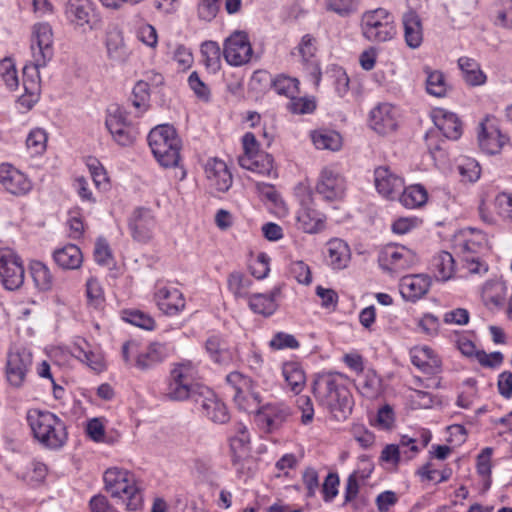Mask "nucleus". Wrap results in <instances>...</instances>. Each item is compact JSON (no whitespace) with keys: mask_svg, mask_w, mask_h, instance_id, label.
I'll return each instance as SVG.
<instances>
[{"mask_svg":"<svg viewBox=\"0 0 512 512\" xmlns=\"http://www.w3.org/2000/svg\"><path fill=\"white\" fill-rule=\"evenodd\" d=\"M107 56L115 62H124L129 55L124 43L122 30L117 25H109L105 35Z\"/></svg>","mask_w":512,"mask_h":512,"instance_id":"26","label":"nucleus"},{"mask_svg":"<svg viewBox=\"0 0 512 512\" xmlns=\"http://www.w3.org/2000/svg\"><path fill=\"white\" fill-rule=\"evenodd\" d=\"M198 374L196 365L190 360H184L174 364L170 377L180 382H184L189 386H193V382Z\"/></svg>","mask_w":512,"mask_h":512,"instance_id":"42","label":"nucleus"},{"mask_svg":"<svg viewBox=\"0 0 512 512\" xmlns=\"http://www.w3.org/2000/svg\"><path fill=\"white\" fill-rule=\"evenodd\" d=\"M269 346L273 350H281L285 348L296 349L299 347V342L291 334L278 332L270 340Z\"/></svg>","mask_w":512,"mask_h":512,"instance_id":"56","label":"nucleus"},{"mask_svg":"<svg viewBox=\"0 0 512 512\" xmlns=\"http://www.w3.org/2000/svg\"><path fill=\"white\" fill-rule=\"evenodd\" d=\"M0 76L8 89L14 90L19 85L15 64L10 58L0 61Z\"/></svg>","mask_w":512,"mask_h":512,"instance_id":"50","label":"nucleus"},{"mask_svg":"<svg viewBox=\"0 0 512 512\" xmlns=\"http://www.w3.org/2000/svg\"><path fill=\"white\" fill-rule=\"evenodd\" d=\"M148 144L161 166L165 168L178 166L181 141L173 126L164 124L153 128L148 134Z\"/></svg>","mask_w":512,"mask_h":512,"instance_id":"5","label":"nucleus"},{"mask_svg":"<svg viewBox=\"0 0 512 512\" xmlns=\"http://www.w3.org/2000/svg\"><path fill=\"white\" fill-rule=\"evenodd\" d=\"M27 421L34 438L43 446L59 449L66 443L65 424L52 412L31 409L27 413Z\"/></svg>","mask_w":512,"mask_h":512,"instance_id":"3","label":"nucleus"},{"mask_svg":"<svg viewBox=\"0 0 512 512\" xmlns=\"http://www.w3.org/2000/svg\"><path fill=\"white\" fill-rule=\"evenodd\" d=\"M123 319L137 327L145 330H153L156 326L155 320L148 314L139 310L123 311Z\"/></svg>","mask_w":512,"mask_h":512,"instance_id":"49","label":"nucleus"},{"mask_svg":"<svg viewBox=\"0 0 512 512\" xmlns=\"http://www.w3.org/2000/svg\"><path fill=\"white\" fill-rule=\"evenodd\" d=\"M71 353L97 373L102 372L106 367L101 349L90 344L85 339H78L73 344Z\"/></svg>","mask_w":512,"mask_h":512,"instance_id":"20","label":"nucleus"},{"mask_svg":"<svg viewBox=\"0 0 512 512\" xmlns=\"http://www.w3.org/2000/svg\"><path fill=\"white\" fill-rule=\"evenodd\" d=\"M106 491L113 497L125 503L130 511H136L142 506V494L133 473L117 467L109 468L104 473Z\"/></svg>","mask_w":512,"mask_h":512,"instance_id":"4","label":"nucleus"},{"mask_svg":"<svg viewBox=\"0 0 512 512\" xmlns=\"http://www.w3.org/2000/svg\"><path fill=\"white\" fill-rule=\"evenodd\" d=\"M30 275L38 288H46L52 283V275L49 268L38 260H33L29 265Z\"/></svg>","mask_w":512,"mask_h":512,"instance_id":"46","label":"nucleus"},{"mask_svg":"<svg viewBox=\"0 0 512 512\" xmlns=\"http://www.w3.org/2000/svg\"><path fill=\"white\" fill-rule=\"evenodd\" d=\"M32 64L23 68V88L25 93L18 99L22 106L31 109L40 93L39 68L45 67L53 58V32L48 23L33 26L31 37Z\"/></svg>","mask_w":512,"mask_h":512,"instance_id":"1","label":"nucleus"},{"mask_svg":"<svg viewBox=\"0 0 512 512\" xmlns=\"http://www.w3.org/2000/svg\"><path fill=\"white\" fill-rule=\"evenodd\" d=\"M431 285L432 279L426 274L405 276L400 284L402 288H429Z\"/></svg>","mask_w":512,"mask_h":512,"instance_id":"62","label":"nucleus"},{"mask_svg":"<svg viewBox=\"0 0 512 512\" xmlns=\"http://www.w3.org/2000/svg\"><path fill=\"white\" fill-rule=\"evenodd\" d=\"M250 443V435L246 426L238 424L237 432L235 436L231 438L230 446L234 453H238L239 456L244 455L248 452Z\"/></svg>","mask_w":512,"mask_h":512,"instance_id":"51","label":"nucleus"},{"mask_svg":"<svg viewBox=\"0 0 512 512\" xmlns=\"http://www.w3.org/2000/svg\"><path fill=\"white\" fill-rule=\"evenodd\" d=\"M46 142L47 135L42 129L32 130L26 139L27 147L32 149L35 154H40L45 150Z\"/></svg>","mask_w":512,"mask_h":512,"instance_id":"57","label":"nucleus"},{"mask_svg":"<svg viewBox=\"0 0 512 512\" xmlns=\"http://www.w3.org/2000/svg\"><path fill=\"white\" fill-rule=\"evenodd\" d=\"M271 85L277 94L284 95L289 98H293V96L297 95L299 92L298 79L284 74L277 75L271 81Z\"/></svg>","mask_w":512,"mask_h":512,"instance_id":"43","label":"nucleus"},{"mask_svg":"<svg viewBox=\"0 0 512 512\" xmlns=\"http://www.w3.org/2000/svg\"><path fill=\"white\" fill-rule=\"evenodd\" d=\"M403 37L405 44L410 49H417L423 43V24L418 13L412 9L403 13L402 18Z\"/></svg>","mask_w":512,"mask_h":512,"instance_id":"24","label":"nucleus"},{"mask_svg":"<svg viewBox=\"0 0 512 512\" xmlns=\"http://www.w3.org/2000/svg\"><path fill=\"white\" fill-rule=\"evenodd\" d=\"M288 108L292 113L295 114H308L315 110L316 104L313 99L305 98V97H296L290 98Z\"/></svg>","mask_w":512,"mask_h":512,"instance_id":"59","label":"nucleus"},{"mask_svg":"<svg viewBox=\"0 0 512 512\" xmlns=\"http://www.w3.org/2000/svg\"><path fill=\"white\" fill-rule=\"evenodd\" d=\"M426 78V90L430 95L435 97H443L447 91V84L444 74L438 70H432L429 67H424Z\"/></svg>","mask_w":512,"mask_h":512,"instance_id":"40","label":"nucleus"},{"mask_svg":"<svg viewBox=\"0 0 512 512\" xmlns=\"http://www.w3.org/2000/svg\"><path fill=\"white\" fill-rule=\"evenodd\" d=\"M201 54L206 68L216 73L221 67V51L217 42L206 41L202 43Z\"/></svg>","mask_w":512,"mask_h":512,"instance_id":"41","label":"nucleus"},{"mask_svg":"<svg viewBox=\"0 0 512 512\" xmlns=\"http://www.w3.org/2000/svg\"><path fill=\"white\" fill-rule=\"evenodd\" d=\"M327 262L335 270L348 266L351 260V250L347 242L340 238H333L326 244Z\"/></svg>","mask_w":512,"mask_h":512,"instance_id":"28","label":"nucleus"},{"mask_svg":"<svg viewBox=\"0 0 512 512\" xmlns=\"http://www.w3.org/2000/svg\"><path fill=\"white\" fill-rule=\"evenodd\" d=\"M191 391L192 386H189L184 382H180L170 377L166 390V396L171 400L182 401L190 396Z\"/></svg>","mask_w":512,"mask_h":512,"instance_id":"53","label":"nucleus"},{"mask_svg":"<svg viewBox=\"0 0 512 512\" xmlns=\"http://www.w3.org/2000/svg\"><path fill=\"white\" fill-rule=\"evenodd\" d=\"M256 188L261 197L272 203L276 207L284 205V202L272 184L257 182Z\"/></svg>","mask_w":512,"mask_h":512,"instance_id":"61","label":"nucleus"},{"mask_svg":"<svg viewBox=\"0 0 512 512\" xmlns=\"http://www.w3.org/2000/svg\"><path fill=\"white\" fill-rule=\"evenodd\" d=\"M149 99L150 93L148 83L142 80L138 81L132 90L130 98L133 106L140 110V112H144L149 107Z\"/></svg>","mask_w":512,"mask_h":512,"instance_id":"48","label":"nucleus"},{"mask_svg":"<svg viewBox=\"0 0 512 512\" xmlns=\"http://www.w3.org/2000/svg\"><path fill=\"white\" fill-rule=\"evenodd\" d=\"M354 385L359 394L368 400L378 399L383 393L382 379L371 369L358 373L354 379Z\"/></svg>","mask_w":512,"mask_h":512,"instance_id":"25","label":"nucleus"},{"mask_svg":"<svg viewBox=\"0 0 512 512\" xmlns=\"http://www.w3.org/2000/svg\"><path fill=\"white\" fill-rule=\"evenodd\" d=\"M397 109L389 103L378 104L369 115L370 127L380 135H387L397 128Z\"/></svg>","mask_w":512,"mask_h":512,"instance_id":"16","label":"nucleus"},{"mask_svg":"<svg viewBox=\"0 0 512 512\" xmlns=\"http://www.w3.org/2000/svg\"><path fill=\"white\" fill-rule=\"evenodd\" d=\"M462 78L469 86H480L486 82V75L480 64L473 58L462 56L457 61Z\"/></svg>","mask_w":512,"mask_h":512,"instance_id":"34","label":"nucleus"},{"mask_svg":"<svg viewBox=\"0 0 512 512\" xmlns=\"http://www.w3.org/2000/svg\"><path fill=\"white\" fill-rule=\"evenodd\" d=\"M165 357L163 345L153 343L147 347L145 351H138L135 366L139 369H147L161 362Z\"/></svg>","mask_w":512,"mask_h":512,"instance_id":"39","label":"nucleus"},{"mask_svg":"<svg viewBox=\"0 0 512 512\" xmlns=\"http://www.w3.org/2000/svg\"><path fill=\"white\" fill-rule=\"evenodd\" d=\"M361 31L370 42H388L397 33L394 16L384 8L366 11L361 18Z\"/></svg>","mask_w":512,"mask_h":512,"instance_id":"6","label":"nucleus"},{"mask_svg":"<svg viewBox=\"0 0 512 512\" xmlns=\"http://www.w3.org/2000/svg\"><path fill=\"white\" fill-rule=\"evenodd\" d=\"M495 24L502 28L512 29V0H501Z\"/></svg>","mask_w":512,"mask_h":512,"instance_id":"60","label":"nucleus"},{"mask_svg":"<svg viewBox=\"0 0 512 512\" xmlns=\"http://www.w3.org/2000/svg\"><path fill=\"white\" fill-rule=\"evenodd\" d=\"M205 347L215 362L225 363L229 359L228 351L218 337L212 336L208 338Z\"/></svg>","mask_w":512,"mask_h":512,"instance_id":"52","label":"nucleus"},{"mask_svg":"<svg viewBox=\"0 0 512 512\" xmlns=\"http://www.w3.org/2000/svg\"><path fill=\"white\" fill-rule=\"evenodd\" d=\"M312 140L316 148L328 149L332 151L339 150L342 144L340 134L335 131H323L314 133Z\"/></svg>","mask_w":512,"mask_h":512,"instance_id":"45","label":"nucleus"},{"mask_svg":"<svg viewBox=\"0 0 512 512\" xmlns=\"http://www.w3.org/2000/svg\"><path fill=\"white\" fill-rule=\"evenodd\" d=\"M55 263L63 269H77L80 267L83 256L81 250L74 244H68L53 253Z\"/></svg>","mask_w":512,"mask_h":512,"instance_id":"35","label":"nucleus"},{"mask_svg":"<svg viewBox=\"0 0 512 512\" xmlns=\"http://www.w3.org/2000/svg\"><path fill=\"white\" fill-rule=\"evenodd\" d=\"M21 258L9 248L0 250V283L6 289L21 288L24 283Z\"/></svg>","mask_w":512,"mask_h":512,"instance_id":"8","label":"nucleus"},{"mask_svg":"<svg viewBox=\"0 0 512 512\" xmlns=\"http://www.w3.org/2000/svg\"><path fill=\"white\" fill-rule=\"evenodd\" d=\"M412 260L411 250L398 245H387L381 249L378 255L380 267L389 272L405 269Z\"/></svg>","mask_w":512,"mask_h":512,"instance_id":"17","label":"nucleus"},{"mask_svg":"<svg viewBox=\"0 0 512 512\" xmlns=\"http://www.w3.org/2000/svg\"><path fill=\"white\" fill-rule=\"evenodd\" d=\"M154 298L158 308L166 315H175L186 306V299L180 290H158Z\"/></svg>","mask_w":512,"mask_h":512,"instance_id":"30","label":"nucleus"},{"mask_svg":"<svg viewBox=\"0 0 512 512\" xmlns=\"http://www.w3.org/2000/svg\"><path fill=\"white\" fill-rule=\"evenodd\" d=\"M374 182L378 193L388 199L398 197L404 187L403 178L387 166L375 169Z\"/></svg>","mask_w":512,"mask_h":512,"instance_id":"19","label":"nucleus"},{"mask_svg":"<svg viewBox=\"0 0 512 512\" xmlns=\"http://www.w3.org/2000/svg\"><path fill=\"white\" fill-rule=\"evenodd\" d=\"M89 506L91 512H118L117 509L110 504L107 497L101 494L92 497Z\"/></svg>","mask_w":512,"mask_h":512,"instance_id":"64","label":"nucleus"},{"mask_svg":"<svg viewBox=\"0 0 512 512\" xmlns=\"http://www.w3.org/2000/svg\"><path fill=\"white\" fill-rule=\"evenodd\" d=\"M412 363L425 373H435L439 370L441 361L428 346H416L410 350Z\"/></svg>","mask_w":512,"mask_h":512,"instance_id":"31","label":"nucleus"},{"mask_svg":"<svg viewBox=\"0 0 512 512\" xmlns=\"http://www.w3.org/2000/svg\"><path fill=\"white\" fill-rule=\"evenodd\" d=\"M400 202L407 208H417L424 205L428 199V193L426 189L420 185L415 184L403 187L400 195Z\"/></svg>","mask_w":512,"mask_h":512,"instance_id":"38","label":"nucleus"},{"mask_svg":"<svg viewBox=\"0 0 512 512\" xmlns=\"http://www.w3.org/2000/svg\"><path fill=\"white\" fill-rule=\"evenodd\" d=\"M508 138L501 134L500 130L490 120L480 123L478 142L480 148L488 154L498 153Z\"/></svg>","mask_w":512,"mask_h":512,"instance_id":"23","label":"nucleus"},{"mask_svg":"<svg viewBox=\"0 0 512 512\" xmlns=\"http://www.w3.org/2000/svg\"><path fill=\"white\" fill-rule=\"evenodd\" d=\"M300 227L306 233H317L324 226V218L314 210H304L298 216Z\"/></svg>","mask_w":512,"mask_h":512,"instance_id":"44","label":"nucleus"},{"mask_svg":"<svg viewBox=\"0 0 512 512\" xmlns=\"http://www.w3.org/2000/svg\"><path fill=\"white\" fill-rule=\"evenodd\" d=\"M238 163L243 169L265 176H276L274 159L268 153L260 152L252 156H239Z\"/></svg>","mask_w":512,"mask_h":512,"instance_id":"29","label":"nucleus"},{"mask_svg":"<svg viewBox=\"0 0 512 512\" xmlns=\"http://www.w3.org/2000/svg\"><path fill=\"white\" fill-rule=\"evenodd\" d=\"M313 394L319 405L338 421L346 419L352 411V395L340 374H317L313 381Z\"/></svg>","mask_w":512,"mask_h":512,"instance_id":"2","label":"nucleus"},{"mask_svg":"<svg viewBox=\"0 0 512 512\" xmlns=\"http://www.w3.org/2000/svg\"><path fill=\"white\" fill-rule=\"evenodd\" d=\"M282 374L289 389L299 394L306 384V375L302 366L294 361L286 362L282 367Z\"/></svg>","mask_w":512,"mask_h":512,"instance_id":"36","label":"nucleus"},{"mask_svg":"<svg viewBox=\"0 0 512 512\" xmlns=\"http://www.w3.org/2000/svg\"><path fill=\"white\" fill-rule=\"evenodd\" d=\"M202 413L214 423L223 424L230 418L228 409L213 392L207 391L200 398Z\"/></svg>","mask_w":512,"mask_h":512,"instance_id":"27","label":"nucleus"},{"mask_svg":"<svg viewBox=\"0 0 512 512\" xmlns=\"http://www.w3.org/2000/svg\"><path fill=\"white\" fill-rule=\"evenodd\" d=\"M361 0H327L326 8L340 17H349L356 13Z\"/></svg>","mask_w":512,"mask_h":512,"instance_id":"47","label":"nucleus"},{"mask_svg":"<svg viewBox=\"0 0 512 512\" xmlns=\"http://www.w3.org/2000/svg\"><path fill=\"white\" fill-rule=\"evenodd\" d=\"M220 1L221 0H199L197 7L198 17L207 22L213 20L219 11Z\"/></svg>","mask_w":512,"mask_h":512,"instance_id":"58","label":"nucleus"},{"mask_svg":"<svg viewBox=\"0 0 512 512\" xmlns=\"http://www.w3.org/2000/svg\"><path fill=\"white\" fill-rule=\"evenodd\" d=\"M297 49L302 59L306 62L309 61L317 50L316 39L310 34L304 35Z\"/></svg>","mask_w":512,"mask_h":512,"instance_id":"63","label":"nucleus"},{"mask_svg":"<svg viewBox=\"0 0 512 512\" xmlns=\"http://www.w3.org/2000/svg\"><path fill=\"white\" fill-rule=\"evenodd\" d=\"M205 173L210 186L219 192H227L232 186V174L222 160L216 158L208 160Z\"/></svg>","mask_w":512,"mask_h":512,"instance_id":"22","label":"nucleus"},{"mask_svg":"<svg viewBox=\"0 0 512 512\" xmlns=\"http://www.w3.org/2000/svg\"><path fill=\"white\" fill-rule=\"evenodd\" d=\"M290 415L289 408L282 403H269L262 406L256 414V422L265 432L279 429Z\"/></svg>","mask_w":512,"mask_h":512,"instance_id":"15","label":"nucleus"},{"mask_svg":"<svg viewBox=\"0 0 512 512\" xmlns=\"http://www.w3.org/2000/svg\"><path fill=\"white\" fill-rule=\"evenodd\" d=\"M128 227L135 241L147 243L153 237L156 220L151 210L140 207L132 212L129 217Z\"/></svg>","mask_w":512,"mask_h":512,"instance_id":"13","label":"nucleus"},{"mask_svg":"<svg viewBox=\"0 0 512 512\" xmlns=\"http://www.w3.org/2000/svg\"><path fill=\"white\" fill-rule=\"evenodd\" d=\"M279 290H265L249 296V306L255 313L271 315L277 308Z\"/></svg>","mask_w":512,"mask_h":512,"instance_id":"32","label":"nucleus"},{"mask_svg":"<svg viewBox=\"0 0 512 512\" xmlns=\"http://www.w3.org/2000/svg\"><path fill=\"white\" fill-rule=\"evenodd\" d=\"M487 244L486 235L475 228L462 229L455 237V249L464 256H475Z\"/></svg>","mask_w":512,"mask_h":512,"instance_id":"21","label":"nucleus"},{"mask_svg":"<svg viewBox=\"0 0 512 512\" xmlns=\"http://www.w3.org/2000/svg\"><path fill=\"white\" fill-rule=\"evenodd\" d=\"M65 15L71 23L84 30L97 29L101 22L96 6L91 0H68Z\"/></svg>","mask_w":512,"mask_h":512,"instance_id":"7","label":"nucleus"},{"mask_svg":"<svg viewBox=\"0 0 512 512\" xmlns=\"http://www.w3.org/2000/svg\"><path fill=\"white\" fill-rule=\"evenodd\" d=\"M290 276L300 285H310L312 274L309 266L303 261H296L290 265Z\"/></svg>","mask_w":512,"mask_h":512,"instance_id":"55","label":"nucleus"},{"mask_svg":"<svg viewBox=\"0 0 512 512\" xmlns=\"http://www.w3.org/2000/svg\"><path fill=\"white\" fill-rule=\"evenodd\" d=\"M0 183L5 190L15 196L26 195L32 189L28 177L10 164L0 165Z\"/></svg>","mask_w":512,"mask_h":512,"instance_id":"18","label":"nucleus"},{"mask_svg":"<svg viewBox=\"0 0 512 512\" xmlns=\"http://www.w3.org/2000/svg\"><path fill=\"white\" fill-rule=\"evenodd\" d=\"M105 125L119 145L129 146L133 143V128L127 120L125 111L119 106L112 105L107 109Z\"/></svg>","mask_w":512,"mask_h":512,"instance_id":"10","label":"nucleus"},{"mask_svg":"<svg viewBox=\"0 0 512 512\" xmlns=\"http://www.w3.org/2000/svg\"><path fill=\"white\" fill-rule=\"evenodd\" d=\"M345 178L331 167L321 170L317 183L316 192L326 201L341 199L345 193Z\"/></svg>","mask_w":512,"mask_h":512,"instance_id":"12","label":"nucleus"},{"mask_svg":"<svg viewBox=\"0 0 512 512\" xmlns=\"http://www.w3.org/2000/svg\"><path fill=\"white\" fill-rule=\"evenodd\" d=\"M252 47L248 35L243 31H235L224 42L223 55L232 66L248 63L252 57Z\"/></svg>","mask_w":512,"mask_h":512,"instance_id":"11","label":"nucleus"},{"mask_svg":"<svg viewBox=\"0 0 512 512\" xmlns=\"http://www.w3.org/2000/svg\"><path fill=\"white\" fill-rule=\"evenodd\" d=\"M458 171L463 180L475 182L480 177V166L478 162L471 158H464L458 164Z\"/></svg>","mask_w":512,"mask_h":512,"instance_id":"54","label":"nucleus"},{"mask_svg":"<svg viewBox=\"0 0 512 512\" xmlns=\"http://www.w3.org/2000/svg\"><path fill=\"white\" fill-rule=\"evenodd\" d=\"M454 258L451 253L441 251L434 256L432 266L434 269V277L439 282H445L453 277L454 274Z\"/></svg>","mask_w":512,"mask_h":512,"instance_id":"37","label":"nucleus"},{"mask_svg":"<svg viewBox=\"0 0 512 512\" xmlns=\"http://www.w3.org/2000/svg\"><path fill=\"white\" fill-rule=\"evenodd\" d=\"M227 383L234 390L233 399L236 405L250 411L260 403V396L254 390L252 381L238 372H232L226 377Z\"/></svg>","mask_w":512,"mask_h":512,"instance_id":"9","label":"nucleus"},{"mask_svg":"<svg viewBox=\"0 0 512 512\" xmlns=\"http://www.w3.org/2000/svg\"><path fill=\"white\" fill-rule=\"evenodd\" d=\"M434 123L447 139L457 140L462 135V123L455 113L440 111Z\"/></svg>","mask_w":512,"mask_h":512,"instance_id":"33","label":"nucleus"},{"mask_svg":"<svg viewBox=\"0 0 512 512\" xmlns=\"http://www.w3.org/2000/svg\"><path fill=\"white\" fill-rule=\"evenodd\" d=\"M32 364V354L25 348H16L8 355L6 375L15 387L22 385Z\"/></svg>","mask_w":512,"mask_h":512,"instance_id":"14","label":"nucleus"}]
</instances>
